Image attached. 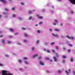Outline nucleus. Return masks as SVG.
Listing matches in <instances>:
<instances>
[{"label": "nucleus", "instance_id": "obj_11", "mask_svg": "<svg viewBox=\"0 0 75 75\" xmlns=\"http://www.w3.org/2000/svg\"><path fill=\"white\" fill-rule=\"evenodd\" d=\"M0 1H1V2H2V3H4V4H7V2H6V1L5 0H0Z\"/></svg>", "mask_w": 75, "mask_h": 75}, {"label": "nucleus", "instance_id": "obj_5", "mask_svg": "<svg viewBox=\"0 0 75 75\" xmlns=\"http://www.w3.org/2000/svg\"><path fill=\"white\" fill-rule=\"evenodd\" d=\"M53 24L54 25H57V23H58V21L57 19H54V21Z\"/></svg>", "mask_w": 75, "mask_h": 75}, {"label": "nucleus", "instance_id": "obj_4", "mask_svg": "<svg viewBox=\"0 0 75 75\" xmlns=\"http://www.w3.org/2000/svg\"><path fill=\"white\" fill-rule=\"evenodd\" d=\"M66 37L69 39H71L72 40H74L75 38L73 36L70 37L69 35H67Z\"/></svg>", "mask_w": 75, "mask_h": 75}, {"label": "nucleus", "instance_id": "obj_51", "mask_svg": "<svg viewBox=\"0 0 75 75\" xmlns=\"http://www.w3.org/2000/svg\"><path fill=\"white\" fill-rule=\"evenodd\" d=\"M55 48H56V49L58 50V47L57 46H55Z\"/></svg>", "mask_w": 75, "mask_h": 75}, {"label": "nucleus", "instance_id": "obj_21", "mask_svg": "<svg viewBox=\"0 0 75 75\" xmlns=\"http://www.w3.org/2000/svg\"><path fill=\"white\" fill-rule=\"evenodd\" d=\"M18 62L21 64L22 63V60H21L20 59L18 60Z\"/></svg>", "mask_w": 75, "mask_h": 75}, {"label": "nucleus", "instance_id": "obj_27", "mask_svg": "<svg viewBox=\"0 0 75 75\" xmlns=\"http://www.w3.org/2000/svg\"><path fill=\"white\" fill-rule=\"evenodd\" d=\"M44 44H45V46H47L48 44V42H46L44 43Z\"/></svg>", "mask_w": 75, "mask_h": 75}, {"label": "nucleus", "instance_id": "obj_20", "mask_svg": "<svg viewBox=\"0 0 75 75\" xmlns=\"http://www.w3.org/2000/svg\"><path fill=\"white\" fill-rule=\"evenodd\" d=\"M18 19L20 21H22V20H23V18H21V17H18Z\"/></svg>", "mask_w": 75, "mask_h": 75}, {"label": "nucleus", "instance_id": "obj_34", "mask_svg": "<svg viewBox=\"0 0 75 75\" xmlns=\"http://www.w3.org/2000/svg\"><path fill=\"white\" fill-rule=\"evenodd\" d=\"M22 30H27V28H22Z\"/></svg>", "mask_w": 75, "mask_h": 75}, {"label": "nucleus", "instance_id": "obj_14", "mask_svg": "<svg viewBox=\"0 0 75 75\" xmlns=\"http://www.w3.org/2000/svg\"><path fill=\"white\" fill-rule=\"evenodd\" d=\"M5 66V64H3L1 63V62H0V67H4Z\"/></svg>", "mask_w": 75, "mask_h": 75}, {"label": "nucleus", "instance_id": "obj_23", "mask_svg": "<svg viewBox=\"0 0 75 75\" xmlns=\"http://www.w3.org/2000/svg\"><path fill=\"white\" fill-rule=\"evenodd\" d=\"M9 30L11 32H13L14 31V29L12 28H10L9 29Z\"/></svg>", "mask_w": 75, "mask_h": 75}, {"label": "nucleus", "instance_id": "obj_13", "mask_svg": "<svg viewBox=\"0 0 75 75\" xmlns=\"http://www.w3.org/2000/svg\"><path fill=\"white\" fill-rule=\"evenodd\" d=\"M53 59L54 62H57V58L56 57H53Z\"/></svg>", "mask_w": 75, "mask_h": 75}, {"label": "nucleus", "instance_id": "obj_1", "mask_svg": "<svg viewBox=\"0 0 75 75\" xmlns=\"http://www.w3.org/2000/svg\"><path fill=\"white\" fill-rule=\"evenodd\" d=\"M8 72V71H7L2 70L1 71V72H0V74H2V75H13V74L11 73H7Z\"/></svg>", "mask_w": 75, "mask_h": 75}, {"label": "nucleus", "instance_id": "obj_48", "mask_svg": "<svg viewBox=\"0 0 75 75\" xmlns=\"http://www.w3.org/2000/svg\"><path fill=\"white\" fill-rule=\"evenodd\" d=\"M14 35H18V33H14Z\"/></svg>", "mask_w": 75, "mask_h": 75}, {"label": "nucleus", "instance_id": "obj_41", "mask_svg": "<svg viewBox=\"0 0 75 75\" xmlns=\"http://www.w3.org/2000/svg\"><path fill=\"white\" fill-rule=\"evenodd\" d=\"M17 45H22L21 43H20V42H18L17 43Z\"/></svg>", "mask_w": 75, "mask_h": 75}, {"label": "nucleus", "instance_id": "obj_40", "mask_svg": "<svg viewBox=\"0 0 75 75\" xmlns=\"http://www.w3.org/2000/svg\"><path fill=\"white\" fill-rule=\"evenodd\" d=\"M69 45L70 46V47H73V45L71 44H69Z\"/></svg>", "mask_w": 75, "mask_h": 75}, {"label": "nucleus", "instance_id": "obj_33", "mask_svg": "<svg viewBox=\"0 0 75 75\" xmlns=\"http://www.w3.org/2000/svg\"><path fill=\"white\" fill-rule=\"evenodd\" d=\"M20 4L22 5V6H24V3L23 2H21Z\"/></svg>", "mask_w": 75, "mask_h": 75}, {"label": "nucleus", "instance_id": "obj_32", "mask_svg": "<svg viewBox=\"0 0 75 75\" xmlns=\"http://www.w3.org/2000/svg\"><path fill=\"white\" fill-rule=\"evenodd\" d=\"M19 70L20 71H23V69L22 68H20L19 69Z\"/></svg>", "mask_w": 75, "mask_h": 75}, {"label": "nucleus", "instance_id": "obj_9", "mask_svg": "<svg viewBox=\"0 0 75 75\" xmlns=\"http://www.w3.org/2000/svg\"><path fill=\"white\" fill-rule=\"evenodd\" d=\"M52 35L53 36L55 37H56V38H58L59 37V36H58L57 34H55L54 33H52Z\"/></svg>", "mask_w": 75, "mask_h": 75}, {"label": "nucleus", "instance_id": "obj_26", "mask_svg": "<svg viewBox=\"0 0 75 75\" xmlns=\"http://www.w3.org/2000/svg\"><path fill=\"white\" fill-rule=\"evenodd\" d=\"M5 57L8 58L9 57V55L8 54H6L5 55Z\"/></svg>", "mask_w": 75, "mask_h": 75}, {"label": "nucleus", "instance_id": "obj_42", "mask_svg": "<svg viewBox=\"0 0 75 75\" xmlns=\"http://www.w3.org/2000/svg\"><path fill=\"white\" fill-rule=\"evenodd\" d=\"M5 11H8V10H9V9H8V8H5Z\"/></svg>", "mask_w": 75, "mask_h": 75}, {"label": "nucleus", "instance_id": "obj_19", "mask_svg": "<svg viewBox=\"0 0 75 75\" xmlns=\"http://www.w3.org/2000/svg\"><path fill=\"white\" fill-rule=\"evenodd\" d=\"M12 17L13 18H16V15L13 14L12 16Z\"/></svg>", "mask_w": 75, "mask_h": 75}, {"label": "nucleus", "instance_id": "obj_47", "mask_svg": "<svg viewBox=\"0 0 75 75\" xmlns=\"http://www.w3.org/2000/svg\"><path fill=\"white\" fill-rule=\"evenodd\" d=\"M49 30L51 32H52V31H53L52 29L51 28Z\"/></svg>", "mask_w": 75, "mask_h": 75}, {"label": "nucleus", "instance_id": "obj_59", "mask_svg": "<svg viewBox=\"0 0 75 75\" xmlns=\"http://www.w3.org/2000/svg\"><path fill=\"white\" fill-rule=\"evenodd\" d=\"M2 17V15H1L0 14V18H1Z\"/></svg>", "mask_w": 75, "mask_h": 75}, {"label": "nucleus", "instance_id": "obj_16", "mask_svg": "<svg viewBox=\"0 0 75 75\" xmlns=\"http://www.w3.org/2000/svg\"><path fill=\"white\" fill-rule=\"evenodd\" d=\"M36 57H38V54H35L34 55H33L32 57L33 58H35Z\"/></svg>", "mask_w": 75, "mask_h": 75}, {"label": "nucleus", "instance_id": "obj_35", "mask_svg": "<svg viewBox=\"0 0 75 75\" xmlns=\"http://www.w3.org/2000/svg\"><path fill=\"white\" fill-rule=\"evenodd\" d=\"M33 18V16L30 17L29 18V20H31Z\"/></svg>", "mask_w": 75, "mask_h": 75}, {"label": "nucleus", "instance_id": "obj_7", "mask_svg": "<svg viewBox=\"0 0 75 75\" xmlns=\"http://www.w3.org/2000/svg\"><path fill=\"white\" fill-rule=\"evenodd\" d=\"M39 62L40 65H42V66H44V65H45V64L43 63L42 61L40 60Z\"/></svg>", "mask_w": 75, "mask_h": 75}, {"label": "nucleus", "instance_id": "obj_44", "mask_svg": "<svg viewBox=\"0 0 75 75\" xmlns=\"http://www.w3.org/2000/svg\"><path fill=\"white\" fill-rule=\"evenodd\" d=\"M8 37L9 38H12L13 37V36H8Z\"/></svg>", "mask_w": 75, "mask_h": 75}, {"label": "nucleus", "instance_id": "obj_24", "mask_svg": "<svg viewBox=\"0 0 75 75\" xmlns=\"http://www.w3.org/2000/svg\"><path fill=\"white\" fill-rule=\"evenodd\" d=\"M23 42H27V39H24L23 40Z\"/></svg>", "mask_w": 75, "mask_h": 75}, {"label": "nucleus", "instance_id": "obj_25", "mask_svg": "<svg viewBox=\"0 0 75 75\" xmlns=\"http://www.w3.org/2000/svg\"><path fill=\"white\" fill-rule=\"evenodd\" d=\"M54 30L55 31H59V29H55Z\"/></svg>", "mask_w": 75, "mask_h": 75}, {"label": "nucleus", "instance_id": "obj_39", "mask_svg": "<svg viewBox=\"0 0 75 75\" xmlns=\"http://www.w3.org/2000/svg\"><path fill=\"white\" fill-rule=\"evenodd\" d=\"M8 44H11V41H8Z\"/></svg>", "mask_w": 75, "mask_h": 75}, {"label": "nucleus", "instance_id": "obj_53", "mask_svg": "<svg viewBox=\"0 0 75 75\" xmlns=\"http://www.w3.org/2000/svg\"><path fill=\"white\" fill-rule=\"evenodd\" d=\"M52 52H54V53H55V51L54 50H52Z\"/></svg>", "mask_w": 75, "mask_h": 75}, {"label": "nucleus", "instance_id": "obj_57", "mask_svg": "<svg viewBox=\"0 0 75 75\" xmlns=\"http://www.w3.org/2000/svg\"><path fill=\"white\" fill-rule=\"evenodd\" d=\"M47 52H48V53H50V50H48L47 51Z\"/></svg>", "mask_w": 75, "mask_h": 75}, {"label": "nucleus", "instance_id": "obj_12", "mask_svg": "<svg viewBox=\"0 0 75 75\" xmlns=\"http://www.w3.org/2000/svg\"><path fill=\"white\" fill-rule=\"evenodd\" d=\"M71 69H69L68 70V71H69V72H68L67 71H66V74H67L68 75V74H69V73H70V72H71Z\"/></svg>", "mask_w": 75, "mask_h": 75}, {"label": "nucleus", "instance_id": "obj_38", "mask_svg": "<svg viewBox=\"0 0 75 75\" xmlns=\"http://www.w3.org/2000/svg\"><path fill=\"white\" fill-rule=\"evenodd\" d=\"M55 54H56L57 57H59V54H58L57 53H56Z\"/></svg>", "mask_w": 75, "mask_h": 75}, {"label": "nucleus", "instance_id": "obj_64", "mask_svg": "<svg viewBox=\"0 0 75 75\" xmlns=\"http://www.w3.org/2000/svg\"><path fill=\"white\" fill-rule=\"evenodd\" d=\"M73 74L75 75V71H73Z\"/></svg>", "mask_w": 75, "mask_h": 75}, {"label": "nucleus", "instance_id": "obj_52", "mask_svg": "<svg viewBox=\"0 0 75 75\" xmlns=\"http://www.w3.org/2000/svg\"><path fill=\"white\" fill-rule=\"evenodd\" d=\"M12 10H15V8H12Z\"/></svg>", "mask_w": 75, "mask_h": 75}, {"label": "nucleus", "instance_id": "obj_31", "mask_svg": "<svg viewBox=\"0 0 75 75\" xmlns=\"http://www.w3.org/2000/svg\"><path fill=\"white\" fill-rule=\"evenodd\" d=\"M57 72L60 74L61 73H62V71L60 70H59L57 71Z\"/></svg>", "mask_w": 75, "mask_h": 75}, {"label": "nucleus", "instance_id": "obj_50", "mask_svg": "<svg viewBox=\"0 0 75 75\" xmlns=\"http://www.w3.org/2000/svg\"><path fill=\"white\" fill-rule=\"evenodd\" d=\"M68 52H71V50L69 49L68 50Z\"/></svg>", "mask_w": 75, "mask_h": 75}, {"label": "nucleus", "instance_id": "obj_43", "mask_svg": "<svg viewBox=\"0 0 75 75\" xmlns=\"http://www.w3.org/2000/svg\"><path fill=\"white\" fill-rule=\"evenodd\" d=\"M71 14H74V12L73 11H71Z\"/></svg>", "mask_w": 75, "mask_h": 75}, {"label": "nucleus", "instance_id": "obj_54", "mask_svg": "<svg viewBox=\"0 0 75 75\" xmlns=\"http://www.w3.org/2000/svg\"><path fill=\"white\" fill-rule=\"evenodd\" d=\"M61 26H63V25H64V24H63V23H61Z\"/></svg>", "mask_w": 75, "mask_h": 75}, {"label": "nucleus", "instance_id": "obj_28", "mask_svg": "<svg viewBox=\"0 0 75 75\" xmlns=\"http://www.w3.org/2000/svg\"><path fill=\"white\" fill-rule=\"evenodd\" d=\"M40 42V40H37L36 42V43L37 44H38V43Z\"/></svg>", "mask_w": 75, "mask_h": 75}, {"label": "nucleus", "instance_id": "obj_17", "mask_svg": "<svg viewBox=\"0 0 75 75\" xmlns=\"http://www.w3.org/2000/svg\"><path fill=\"white\" fill-rule=\"evenodd\" d=\"M41 30H38L37 31V33H38V34H40V33H41Z\"/></svg>", "mask_w": 75, "mask_h": 75}, {"label": "nucleus", "instance_id": "obj_3", "mask_svg": "<svg viewBox=\"0 0 75 75\" xmlns=\"http://www.w3.org/2000/svg\"><path fill=\"white\" fill-rule=\"evenodd\" d=\"M3 14H5V17L6 18H8V17H9V16H8L9 13L4 12Z\"/></svg>", "mask_w": 75, "mask_h": 75}, {"label": "nucleus", "instance_id": "obj_22", "mask_svg": "<svg viewBox=\"0 0 75 75\" xmlns=\"http://www.w3.org/2000/svg\"><path fill=\"white\" fill-rule=\"evenodd\" d=\"M62 58L63 59L66 58L67 56L65 55H63L62 56Z\"/></svg>", "mask_w": 75, "mask_h": 75}, {"label": "nucleus", "instance_id": "obj_29", "mask_svg": "<svg viewBox=\"0 0 75 75\" xmlns=\"http://www.w3.org/2000/svg\"><path fill=\"white\" fill-rule=\"evenodd\" d=\"M71 62H72L74 61V58H71Z\"/></svg>", "mask_w": 75, "mask_h": 75}, {"label": "nucleus", "instance_id": "obj_46", "mask_svg": "<svg viewBox=\"0 0 75 75\" xmlns=\"http://www.w3.org/2000/svg\"><path fill=\"white\" fill-rule=\"evenodd\" d=\"M46 59V60H48V59H50V58L49 57H46L45 58Z\"/></svg>", "mask_w": 75, "mask_h": 75}, {"label": "nucleus", "instance_id": "obj_49", "mask_svg": "<svg viewBox=\"0 0 75 75\" xmlns=\"http://www.w3.org/2000/svg\"><path fill=\"white\" fill-rule=\"evenodd\" d=\"M32 50H33V51H34V50H35V48L32 47Z\"/></svg>", "mask_w": 75, "mask_h": 75}, {"label": "nucleus", "instance_id": "obj_30", "mask_svg": "<svg viewBox=\"0 0 75 75\" xmlns=\"http://www.w3.org/2000/svg\"><path fill=\"white\" fill-rule=\"evenodd\" d=\"M29 13L30 14H32V13H33V11H30L29 12Z\"/></svg>", "mask_w": 75, "mask_h": 75}, {"label": "nucleus", "instance_id": "obj_36", "mask_svg": "<svg viewBox=\"0 0 75 75\" xmlns=\"http://www.w3.org/2000/svg\"><path fill=\"white\" fill-rule=\"evenodd\" d=\"M39 59H42V56H40L39 57H38Z\"/></svg>", "mask_w": 75, "mask_h": 75}, {"label": "nucleus", "instance_id": "obj_62", "mask_svg": "<svg viewBox=\"0 0 75 75\" xmlns=\"http://www.w3.org/2000/svg\"><path fill=\"white\" fill-rule=\"evenodd\" d=\"M65 49H66L65 47H63V50H65Z\"/></svg>", "mask_w": 75, "mask_h": 75}, {"label": "nucleus", "instance_id": "obj_45", "mask_svg": "<svg viewBox=\"0 0 75 75\" xmlns=\"http://www.w3.org/2000/svg\"><path fill=\"white\" fill-rule=\"evenodd\" d=\"M55 44V42H52L51 43V45H54Z\"/></svg>", "mask_w": 75, "mask_h": 75}, {"label": "nucleus", "instance_id": "obj_10", "mask_svg": "<svg viewBox=\"0 0 75 75\" xmlns=\"http://www.w3.org/2000/svg\"><path fill=\"white\" fill-rule=\"evenodd\" d=\"M23 35L25 37L27 38L28 37V33H25L23 34Z\"/></svg>", "mask_w": 75, "mask_h": 75}, {"label": "nucleus", "instance_id": "obj_63", "mask_svg": "<svg viewBox=\"0 0 75 75\" xmlns=\"http://www.w3.org/2000/svg\"><path fill=\"white\" fill-rule=\"evenodd\" d=\"M12 54L13 55H16V54L15 53H12Z\"/></svg>", "mask_w": 75, "mask_h": 75}, {"label": "nucleus", "instance_id": "obj_55", "mask_svg": "<svg viewBox=\"0 0 75 75\" xmlns=\"http://www.w3.org/2000/svg\"><path fill=\"white\" fill-rule=\"evenodd\" d=\"M58 1H59V2H61L62 1V0H57Z\"/></svg>", "mask_w": 75, "mask_h": 75}, {"label": "nucleus", "instance_id": "obj_15", "mask_svg": "<svg viewBox=\"0 0 75 75\" xmlns=\"http://www.w3.org/2000/svg\"><path fill=\"white\" fill-rule=\"evenodd\" d=\"M1 42L4 45V43H5V40L4 39H2L1 40Z\"/></svg>", "mask_w": 75, "mask_h": 75}, {"label": "nucleus", "instance_id": "obj_37", "mask_svg": "<svg viewBox=\"0 0 75 75\" xmlns=\"http://www.w3.org/2000/svg\"><path fill=\"white\" fill-rule=\"evenodd\" d=\"M39 24L40 25H41V24H43V22H40L39 23Z\"/></svg>", "mask_w": 75, "mask_h": 75}, {"label": "nucleus", "instance_id": "obj_61", "mask_svg": "<svg viewBox=\"0 0 75 75\" xmlns=\"http://www.w3.org/2000/svg\"><path fill=\"white\" fill-rule=\"evenodd\" d=\"M36 10L35 9H34L33 10H32V12H34V11H35Z\"/></svg>", "mask_w": 75, "mask_h": 75}, {"label": "nucleus", "instance_id": "obj_60", "mask_svg": "<svg viewBox=\"0 0 75 75\" xmlns=\"http://www.w3.org/2000/svg\"><path fill=\"white\" fill-rule=\"evenodd\" d=\"M42 12H45V9H43L42 10Z\"/></svg>", "mask_w": 75, "mask_h": 75}, {"label": "nucleus", "instance_id": "obj_58", "mask_svg": "<svg viewBox=\"0 0 75 75\" xmlns=\"http://www.w3.org/2000/svg\"><path fill=\"white\" fill-rule=\"evenodd\" d=\"M50 12H51V13H54V11H50Z\"/></svg>", "mask_w": 75, "mask_h": 75}, {"label": "nucleus", "instance_id": "obj_6", "mask_svg": "<svg viewBox=\"0 0 75 75\" xmlns=\"http://www.w3.org/2000/svg\"><path fill=\"white\" fill-rule=\"evenodd\" d=\"M36 16L39 18V19H43L44 18V17L40 16L39 14H37L36 15Z\"/></svg>", "mask_w": 75, "mask_h": 75}, {"label": "nucleus", "instance_id": "obj_2", "mask_svg": "<svg viewBox=\"0 0 75 75\" xmlns=\"http://www.w3.org/2000/svg\"><path fill=\"white\" fill-rule=\"evenodd\" d=\"M28 58L27 57H25L23 58V60L25 61L24 63L25 64H26V65H28V62L27 61V60H28Z\"/></svg>", "mask_w": 75, "mask_h": 75}, {"label": "nucleus", "instance_id": "obj_56", "mask_svg": "<svg viewBox=\"0 0 75 75\" xmlns=\"http://www.w3.org/2000/svg\"><path fill=\"white\" fill-rule=\"evenodd\" d=\"M43 51H47V50L46 49H43Z\"/></svg>", "mask_w": 75, "mask_h": 75}, {"label": "nucleus", "instance_id": "obj_18", "mask_svg": "<svg viewBox=\"0 0 75 75\" xmlns=\"http://www.w3.org/2000/svg\"><path fill=\"white\" fill-rule=\"evenodd\" d=\"M62 64H65V60L63 59L62 60Z\"/></svg>", "mask_w": 75, "mask_h": 75}, {"label": "nucleus", "instance_id": "obj_8", "mask_svg": "<svg viewBox=\"0 0 75 75\" xmlns=\"http://www.w3.org/2000/svg\"><path fill=\"white\" fill-rule=\"evenodd\" d=\"M69 1L71 3L75 4V0H69Z\"/></svg>", "mask_w": 75, "mask_h": 75}]
</instances>
